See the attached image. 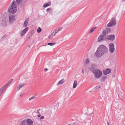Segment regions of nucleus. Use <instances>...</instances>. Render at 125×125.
<instances>
[{"label": "nucleus", "mask_w": 125, "mask_h": 125, "mask_svg": "<svg viewBox=\"0 0 125 125\" xmlns=\"http://www.w3.org/2000/svg\"><path fill=\"white\" fill-rule=\"evenodd\" d=\"M108 50V48L105 46L100 45L95 52V55L97 58H99L104 53H107Z\"/></svg>", "instance_id": "f257e3e1"}, {"label": "nucleus", "mask_w": 125, "mask_h": 125, "mask_svg": "<svg viewBox=\"0 0 125 125\" xmlns=\"http://www.w3.org/2000/svg\"><path fill=\"white\" fill-rule=\"evenodd\" d=\"M96 67V66L95 65L92 64L91 67L89 68V69L93 73L94 77L96 78H99L102 76V73L99 69L94 68V67Z\"/></svg>", "instance_id": "f03ea898"}, {"label": "nucleus", "mask_w": 125, "mask_h": 125, "mask_svg": "<svg viewBox=\"0 0 125 125\" xmlns=\"http://www.w3.org/2000/svg\"><path fill=\"white\" fill-rule=\"evenodd\" d=\"M110 29L109 28L105 29L102 32V34L99 36L98 38V41L99 42H101L104 41H105L107 39V35L110 32Z\"/></svg>", "instance_id": "7ed1b4c3"}, {"label": "nucleus", "mask_w": 125, "mask_h": 125, "mask_svg": "<svg viewBox=\"0 0 125 125\" xmlns=\"http://www.w3.org/2000/svg\"><path fill=\"white\" fill-rule=\"evenodd\" d=\"M11 4L10 7L8 8V11L10 13L14 14L17 11L16 5L15 2L14 1L12 2Z\"/></svg>", "instance_id": "20e7f679"}, {"label": "nucleus", "mask_w": 125, "mask_h": 125, "mask_svg": "<svg viewBox=\"0 0 125 125\" xmlns=\"http://www.w3.org/2000/svg\"><path fill=\"white\" fill-rule=\"evenodd\" d=\"M116 24L115 18L113 17L111 19L110 21L107 24V27H111L115 25Z\"/></svg>", "instance_id": "39448f33"}, {"label": "nucleus", "mask_w": 125, "mask_h": 125, "mask_svg": "<svg viewBox=\"0 0 125 125\" xmlns=\"http://www.w3.org/2000/svg\"><path fill=\"white\" fill-rule=\"evenodd\" d=\"M110 51L111 53H113L115 51V46L114 44L113 43H110L109 45Z\"/></svg>", "instance_id": "423d86ee"}, {"label": "nucleus", "mask_w": 125, "mask_h": 125, "mask_svg": "<svg viewBox=\"0 0 125 125\" xmlns=\"http://www.w3.org/2000/svg\"><path fill=\"white\" fill-rule=\"evenodd\" d=\"M17 4L19 5L22 6L24 4L26 1L24 0H16Z\"/></svg>", "instance_id": "0eeeda50"}, {"label": "nucleus", "mask_w": 125, "mask_h": 125, "mask_svg": "<svg viewBox=\"0 0 125 125\" xmlns=\"http://www.w3.org/2000/svg\"><path fill=\"white\" fill-rule=\"evenodd\" d=\"M115 36L114 35H107V40L113 41L115 40Z\"/></svg>", "instance_id": "6e6552de"}, {"label": "nucleus", "mask_w": 125, "mask_h": 125, "mask_svg": "<svg viewBox=\"0 0 125 125\" xmlns=\"http://www.w3.org/2000/svg\"><path fill=\"white\" fill-rule=\"evenodd\" d=\"M111 71V70H110L109 68L106 69L105 70H103V74L105 75L108 74L110 73Z\"/></svg>", "instance_id": "1a4fd4ad"}, {"label": "nucleus", "mask_w": 125, "mask_h": 125, "mask_svg": "<svg viewBox=\"0 0 125 125\" xmlns=\"http://www.w3.org/2000/svg\"><path fill=\"white\" fill-rule=\"evenodd\" d=\"M9 18V22L10 23H13L15 20V16L13 15L10 16Z\"/></svg>", "instance_id": "9d476101"}, {"label": "nucleus", "mask_w": 125, "mask_h": 125, "mask_svg": "<svg viewBox=\"0 0 125 125\" xmlns=\"http://www.w3.org/2000/svg\"><path fill=\"white\" fill-rule=\"evenodd\" d=\"M26 123L25 125H33V121L31 119L29 118L27 119L26 121Z\"/></svg>", "instance_id": "9b49d317"}, {"label": "nucleus", "mask_w": 125, "mask_h": 125, "mask_svg": "<svg viewBox=\"0 0 125 125\" xmlns=\"http://www.w3.org/2000/svg\"><path fill=\"white\" fill-rule=\"evenodd\" d=\"M13 80V79H11L8 82L3 86L2 87H3V89L5 90L8 85L10 84Z\"/></svg>", "instance_id": "f8f14e48"}, {"label": "nucleus", "mask_w": 125, "mask_h": 125, "mask_svg": "<svg viewBox=\"0 0 125 125\" xmlns=\"http://www.w3.org/2000/svg\"><path fill=\"white\" fill-rule=\"evenodd\" d=\"M52 113L51 110L50 109H47L45 112V115L47 116L50 115Z\"/></svg>", "instance_id": "ddd939ff"}, {"label": "nucleus", "mask_w": 125, "mask_h": 125, "mask_svg": "<svg viewBox=\"0 0 125 125\" xmlns=\"http://www.w3.org/2000/svg\"><path fill=\"white\" fill-rule=\"evenodd\" d=\"M29 28L28 27H26L25 29L23 30L21 32V36H23V35L25 34L27 31L28 30Z\"/></svg>", "instance_id": "4468645a"}, {"label": "nucleus", "mask_w": 125, "mask_h": 125, "mask_svg": "<svg viewBox=\"0 0 125 125\" xmlns=\"http://www.w3.org/2000/svg\"><path fill=\"white\" fill-rule=\"evenodd\" d=\"M26 85V83H22V84H19V87H18V89H17V91H19L21 88L23 87L24 85Z\"/></svg>", "instance_id": "2eb2a0df"}, {"label": "nucleus", "mask_w": 125, "mask_h": 125, "mask_svg": "<svg viewBox=\"0 0 125 125\" xmlns=\"http://www.w3.org/2000/svg\"><path fill=\"white\" fill-rule=\"evenodd\" d=\"M6 25V21H5L3 20L1 24H0V26H5Z\"/></svg>", "instance_id": "dca6fc26"}, {"label": "nucleus", "mask_w": 125, "mask_h": 125, "mask_svg": "<svg viewBox=\"0 0 125 125\" xmlns=\"http://www.w3.org/2000/svg\"><path fill=\"white\" fill-rule=\"evenodd\" d=\"M29 21V20L28 19H26L24 22V25H23V26L24 27H26L28 24V21Z\"/></svg>", "instance_id": "f3484780"}, {"label": "nucleus", "mask_w": 125, "mask_h": 125, "mask_svg": "<svg viewBox=\"0 0 125 125\" xmlns=\"http://www.w3.org/2000/svg\"><path fill=\"white\" fill-rule=\"evenodd\" d=\"M64 79H62L60 81L57 83V84L58 86H59L60 85L63 83L64 82L63 81Z\"/></svg>", "instance_id": "a211bd4d"}, {"label": "nucleus", "mask_w": 125, "mask_h": 125, "mask_svg": "<svg viewBox=\"0 0 125 125\" xmlns=\"http://www.w3.org/2000/svg\"><path fill=\"white\" fill-rule=\"evenodd\" d=\"M51 4V2H48V3H45L43 6L44 7L46 8L47 7L50 6Z\"/></svg>", "instance_id": "6ab92c4d"}, {"label": "nucleus", "mask_w": 125, "mask_h": 125, "mask_svg": "<svg viewBox=\"0 0 125 125\" xmlns=\"http://www.w3.org/2000/svg\"><path fill=\"white\" fill-rule=\"evenodd\" d=\"M107 78V77L105 76H102L101 78V80L102 81H104Z\"/></svg>", "instance_id": "aec40b11"}, {"label": "nucleus", "mask_w": 125, "mask_h": 125, "mask_svg": "<svg viewBox=\"0 0 125 125\" xmlns=\"http://www.w3.org/2000/svg\"><path fill=\"white\" fill-rule=\"evenodd\" d=\"M77 82L76 80H75L74 81L73 87L74 88H75L77 85Z\"/></svg>", "instance_id": "412c9836"}, {"label": "nucleus", "mask_w": 125, "mask_h": 125, "mask_svg": "<svg viewBox=\"0 0 125 125\" xmlns=\"http://www.w3.org/2000/svg\"><path fill=\"white\" fill-rule=\"evenodd\" d=\"M96 28V27H94L92 28L90 31L89 32V33H91L93 32L94 30H95Z\"/></svg>", "instance_id": "4be33fe9"}, {"label": "nucleus", "mask_w": 125, "mask_h": 125, "mask_svg": "<svg viewBox=\"0 0 125 125\" xmlns=\"http://www.w3.org/2000/svg\"><path fill=\"white\" fill-rule=\"evenodd\" d=\"M5 90L3 89V87H1L0 89V96L2 94L4 91Z\"/></svg>", "instance_id": "5701e85b"}, {"label": "nucleus", "mask_w": 125, "mask_h": 125, "mask_svg": "<svg viewBox=\"0 0 125 125\" xmlns=\"http://www.w3.org/2000/svg\"><path fill=\"white\" fill-rule=\"evenodd\" d=\"M26 121L25 120H23L21 123L20 125H25Z\"/></svg>", "instance_id": "b1692460"}, {"label": "nucleus", "mask_w": 125, "mask_h": 125, "mask_svg": "<svg viewBox=\"0 0 125 125\" xmlns=\"http://www.w3.org/2000/svg\"><path fill=\"white\" fill-rule=\"evenodd\" d=\"M41 29L40 28V27H39L38 28L37 30V32L38 33H39L41 32Z\"/></svg>", "instance_id": "393cba45"}, {"label": "nucleus", "mask_w": 125, "mask_h": 125, "mask_svg": "<svg viewBox=\"0 0 125 125\" xmlns=\"http://www.w3.org/2000/svg\"><path fill=\"white\" fill-rule=\"evenodd\" d=\"M89 62V60L88 58L85 61V63L87 64H88Z\"/></svg>", "instance_id": "a878e982"}, {"label": "nucleus", "mask_w": 125, "mask_h": 125, "mask_svg": "<svg viewBox=\"0 0 125 125\" xmlns=\"http://www.w3.org/2000/svg\"><path fill=\"white\" fill-rule=\"evenodd\" d=\"M55 44V43H48V45L50 46H52L54 45Z\"/></svg>", "instance_id": "bb28decb"}, {"label": "nucleus", "mask_w": 125, "mask_h": 125, "mask_svg": "<svg viewBox=\"0 0 125 125\" xmlns=\"http://www.w3.org/2000/svg\"><path fill=\"white\" fill-rule=\"evenodd\" d=\"M62 27H61L58 28L56 29L58 31H60V30H62Z\"/></svg>", "instance_id": "cd10ccee"}, {"label": "nucleus", "mask_w": 125, "mask_h": 125, "mask_svg": "<svg viewBox=\"0 0 125 125\" xmlns=\"http://www.w3.org/2000/svg\"><path fill=\"white\" fill-rule=\"evenodd\" d=\"M101 86L100 85H99L98 86H96L95 87V88L96 89H98L99 88H100L101 87Z\"/></svg>", "instance_id": "c85d7f7f"}, {"label": "nucleus", "mask_w": 125, "mask_h": 125, "mask_svg": "<svg viewBox=\"0 0 125 125\" xmlns=\"http://www.w3.org/2000/svg\"><path fill=\"white\" fill-rule=\"evenodd\" d=\"M58 31L57 29H56L55 30L53 31V33H56Z\"/></svg>", "instance_id": "c756f323"}, {"label": "nucleus", "mask_w": 125, "mask_h": 125, "mask_svg": "<svg viewBox=\"0 0 125 125\" xmlns=\"http://www.w3.org/2000/svg\"><path fill=\"white\" fill-rule=\"evenodd\" d=\"M56 33H53V32L52 33L51 35V36L52 35H53L54 36L55 35Z\"/></svg>", "instance_id": "7c9ffc66"}, {"label": "nucleus", "mask_w": 125, "mask_h": 125, "mask_svg": "<svg viewBox=\"0 0 125 125\" xmlns=\"http://www.w3.org/2000/svg\"><path fill=\"white\" fill-rule=\"evenodd\" d=\"M44 118V116H41V117L40 118L41 119H43Z\"/></svg>", "instance_id": "2f4dec72"}, {"label": "nucleus", "mask_w": 125, "mask_h": 125, "mask_svg": "<svg viewBox=\"0 0 125 125\" xmlns=\"http://www.w3.org/2000/svg\"><path fill=\"white\" fill-rule=\"evenodd\" d=\"M50 9L51 8H49L47 9L46 10V11L47 12H48V11L50 10Z\"/></svg>", "instance_id": "473e14b6"}, {"label": "nucleus", "mask_w": 125, "mask_h": 125, "mask_svg": "<svg viewBox=\"0 0 125 125\" xmlns=\"http://www.w3.org/2000/svg\"><path fill=\"white\" fill-rule=\"evenodd\" d=\"M24 94H21L20 95V97H22L23 96V95H24Z\"/></svg>", "instance_id": "72a5a7b5"}, {"label": "nucleus", "mask_w": 125, "mask_h": 125, "mask_svg": "<svg viewBox=\"0 0 125 125\" xmlns=\"http://www.w3.org/2000/svg\"><path fill=\"white\" fill-rule=\"evenodd\" d=\"M48 70V69L47 68H45L44 69V71L45 72H46Z\"/></svg>", "instance_id": "f704fd0d"}, {"label": "nucleus", "mask_w": 125, "mask_h": 125, "mask_svg": "<svg viewBox=\"0 0 125 125\" xmlns=\"http://www.w3.org/2000/svg\"><path fill=\"white\" fill-rule=\"evenodd\" d=\"M40 110L39 109L37 110V113H38V114H40V112H39Z\"/></svg>", "instance_id": "c9c22d12"}, {"label": "nucleus", "mask_w": 125, "mask_h": 125, "mask_svg": "<svg viewBox=\"0 0 125 125\" xmlns=\"http://www.w3.org/2000/svg\"><path fill=\"white\" fill-rule=\"evenodd\" d=\"M73 125H76V123L75 122H74L73 124Z\"/></svg>", "instance_id": "e433bc0d"}, {"label": "nucleus", "mask_w": 125, "mask_h": 125, "mask_svg": "<svg viewBox=\"0 0 125 125\" xmlns=\"http://www.w3.org/2000/svg\"><path fill=\"white\" fill-rule=\"evenodd\" d=\"M35 96H33L32 97H31L32 99H33L34 98H35Z\"/></svg>", "instance_id": "4c0bfd02"}, {"label": "nucleus", "mask_w": 125, "mask_h": 125, "mask_svg": "<svg viewBox=\"0 0 125 125\" xmlns=\"http://www.w3.org/2000/svg\"><path fill=\"white\" fill-rule=\"evenodd\" d=\"M41 115L40 114L38 115V117H40L41 116Z\"/></svg>", "instance_id": "58836bf2"}, {"label": "nucleus", "mask_w": 125, "mask_h": 125, "mask_svg": "<svg viewBox=\"0 0 125 125\" xmlns=\"http://www.w3.org/2000/svg\"><path fill=\"white\" fill-rule=\"evenodd\" d=\"M107 125H110L109 122L108 121H107Z\"/></svg>", "instance_id": "ea45409f"}, {"label": "nucleus", "mask_w": 125, "mask_h": 125, "mask_svg": "<svg viewBox=\"0 0 125 125\" xmlns=\"http://www.w3.org/2000/svg\"><path fill=\"white\" fill-rule=\"evenodd\" d=\"M32 99L31 97V98H29V101H30V100H31Z\"/></svg>", "instance_id": "a19ab883"}, {"label": "nucleus", "mask_w": 125, "mask_h": 125, "mask_svg": "<svg viewBox=\"0 0 125 125\" xmlns=\"http://www.w3.org/2000/svg\"><path fill=\"white\" fill-rule=\"evenodd\" d=\"M123 95H121V96H120V97L121 98H122L123 97Z\"/></svg>", "instance_id": "79ce46f5"}, {"label": "nucleus", "mask_w": 125, "mask_h": 125, "mask_svg": "<svg viewBox=\"0 0 125 125\" xmlns=\"http://www.w3.org/2000/svg\"><path fill=\"white\" fill-rule=\"evenodd\" d=\"M82 72H83V73H84V70H83H83H82Z\"/></svg>", "instance_id": "37998d69"}, {"label": "nucleus", "mask_w": 125, "mask_h": 125, "mask_svg": "<svg viewBox=\"0 0 125 125\" xmlns=\"http://www.w3.org/2000/svg\"><path fill=\"white\" fill-rule=\"evenodd\" d=\"M125 0H122V1L123 2H124Z\"/></svg>", "instance_id": "c03bdc74"}, {"label": "nucleus", "mask_w": 125, "mask_h": 125, "mask_svg": "<svg viewBox=\"0 0 125 125\" xmlns=\"http://www.w3.org/2000/svg\"><path fill=\"white\" fill-rule=\"evenodd\" d=\"M68 125H71V124H68Z\"/></svg>", "instance_id": "a18cd8bd"}, {"label": "nucleus", "mask_w": 125, "mask_h": 125, "mask_svg": "<svg viewBox=\"0 0 125 125\" xmlns=\"http://www.w3.org/2000/svg\"><path fill=\"white\" fill-rule=\"evenodd\" d=\"M5 36H4L3 37H4Z\"/></svg>", "instance_id": "49530a36"}, {"label": "nucleus", "mask_w": 125, "mask_h": 125, "mask_svg": "<svg viewBox=\"0 0 125 125\" xmlns=\"http://www.w3.org/2000/svg\"><path fill=\"white\" fill-rule=\"evenodd\" d=\"M28 38H30V37H28Z\"/></svg>", "instance_id": "de8ad7c7"}]
</instances>
